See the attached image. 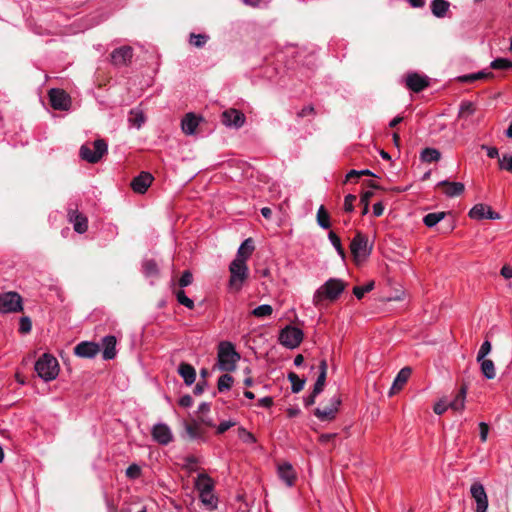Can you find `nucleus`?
Returning <instances> with one entry per match:
<instances>
[{
    "label": "nucleus",
    "instance_id": "nucleus-11",
    "mask_svg": "<svg viewBox=\"0 0 512 512\" xmlns=\"http://www.w3.org/2000/svg\"><path fill=\"white\" fill-rule=\"evenodd\" d=\"M49 101L55 110H68L71 104L69 95L62 89L52 88L49 91Z\"/></svg>",
    "mask_w": 512,
    "mask_h": 512
},
{
    "label": "nucleus",
    "instance_id": "nucleus-24",
    "mask_svg": "<svg viewBox=\"0 0 512 512\" xmlns=\"http://www.w3.org/2000/svg\"><path fill=\"white\" fill-rule=\"evenodd\" d=\"M327 368V361L325 359L321 360L319 364V374L313 387L315 388V394H320L324 389L327 376Z\"/></svg>",
    "mask_w": 512,
    "mask_h": 512
},
{
    "label": "nucleus",
    "instance_id": "nucleus-27",
    "mask_svg": "<svg viewBox=\"0 0 512 512\" xmlns=\"http://www.w3.org/2000/svg\"><path fill=\"white\" fill-rule=\"evenodd\" d=\"M142 272L147 278L158 277L159 268L154 259H144L142 261Z\"/></svg>",
    "mask_w": 512,
    "mask_h": 512
},
{
    "label": "nucleus",
    "instance_id": "nucleus-2",
    "mask_svg": "<svg viewBox=\"0 0 512 512\" xmlns=\"http://www.w3.org/2000/svg\"><path fill=\"white\" fill-rule=\"evenodd\" d=\"M240 357L234 344L230 341H221L218 344L217 365L221 371L233 372Z\"/></svg>",
    "mask_w": 512,
    "mask_h": 512
},
{
    "label": "nucleus",
    "instance_id": "nucleus-7",
    "mask_svg": "<svg viewBox=\"0 0 512 512\" xmlns=\"http://www.w3.org/2000/svg\"><path fill=\"white\" fill-rule=\"evenodd\" d=\"M351 252L356 260H365L372 251V245H369L368 238L358 232L351 241Z\"/></svg>",
    "mask_w": 512,
    "mask_h": 512
},
{
    "label": "nucleus",
    "instance_id": "nucleus-53",
    "mask_svg": "<svg viewBox=\"0 0 512 512\" xmlns=\"http://www.w3.org/2000/svg\"><path fill=\"white\" fill-rule=\"evenodd\" d=\"M193 282V275L190 271L186 270L182 273L179 279V286L184 288Z\"/></svg>",
    "mask_w": 512,
    "mask_h": 512
},
{
    "label": "nucleus",
    "instance_id": "nucleus-54",
    "mask_svg": "<svg viewBox=\"0 0 512 512\" xmlns=\"http://www.w3.org/2000/svg\"><path fill=\"white\" fill-rule=\"evenodd\" d=\"M356 200V196L353 195V194H348L345 196V199H344V210L346 212H353L354 211V201Z\"/></svg>",
    "mask_w": 512,
    "mask_h": 512
},
{
    "label": "nucleus",
    "instance_id": "nucleus-14",
    "mask_svg": "<svg viewBox=\"0 0 512 512\" xmlns=\"http://www.w3.org/2000/svg\"><path fill=\"white\" fill-rule=\"evenodd\" d=\"M469 217L476 220H497L500 219L501 216L499 213L493 211L490 206L484 204H476L470 209Z\"/></svg>",
    "mask_w": 512,
    "mask_h": 512
},
{
    "label": "nucleus",
    "instance_id": "nucleus-38",
    "mask_svg": "<svg viewBox=\"0 0 512 512\" xmlns=\"http://www.w3.org/2000/svg\"><path fill=\"white\" fill-rule=\"evenodd\" d=\"M317 223L323 229H328L331 226L330 216L325 210L324 206H320L317 212Z\"/></svg>",
    "mask_w": 512,
    "mask_h": 512
},
{
    "label": "nucleus",
    "instance_id": "nucleus-50",
    "mask_svg": "<svg viewBox=\"0 0 512 512\" xmlns=\"http://www.w3.org/2000/svg\"><path fill=\"white\" fill-rule=\"evenodd\" d=\"M499 167L502 170L512 173V155L504 154L502 158L499 159Z\"/></svg>",
    "mask_w": 512,
    "mask_h": 512
},
{
    "label": "nucleus",
    "instance_id": "nucleus-56",
    "mask_svg": "<svg viewBox=\"0 0 512 512\" xmlns=\"http://www.w3.org/2000/svg\"><path fill=\"white\" fill-rule=\"evenodd\" d=\"M234 425H235V422H233V421H230V420L222 421V422H220V424L217 427V433L223 434L224 432H226L228 429H230Z\"/></svg>",
    "mask_w": 512,
    "mask_h": 512
},
{
    "label": "nucleus",
    "instance_id": "nucleus-46",
    "mask_svg": "<svg viewBox=\"0 0 512 512\" xmlns=\"http://www.w3.org/2000/svg\"><path fill=\"white\" fill-rule=\"evenodd\" d=\"M490 67L497 70L512 69V61L506 58H497L491 62Z\"/></svg>",
    "mask_w": 512,
    "mask_h": 512
},
{
    "label": "nucleus",
    "instance_id": "nucleus-41",
    "mask_svg": "<svg viewBox=\"0 0 512 512\" xmlns=\"http://www.w3.org/2000/svg\"><path fill=\"white\" fill-rule=\"evenodd\" d=\"M233 384V377L229 374H223L219 377L217 382V388L219 392L229 390Z\"/></svg>",
    "mask_w": 512,
    "mask_h": 512
},
{
    "label": "nucleus",
    "instance_id": "nucleus-64",
    "mask_svg": "<svg viewBox=\"0 0 512 512\" xmlns=\"http://www.w3.org/2000/svg\"><path fill=\"white\" fill-rule=\"evenodd\" d=\"M500 274H501L504 278H506V279H510V278H512V267H511V266H508V265H504V266L501 268Z\"/></svg>",
    "mask_w": 512,
    "mask_h": 512
},
{
    "label": "nucleus",
    "instance_id": "nucleus-13",
    "mask_svg": "<svg viewBox=\"0 0 512 512\" xmlns=\"http://www.w3.org/2000/svg\"><path fill=\"white\" fill-rule=\"evenodd\" d=\"M245 115L237 109L230 108L222 113V123L226 127L240 128L245 123Z\"/></svg>",
    "mask_w": 512,
    "mask_h": 512
},
{
    "label": "nucleus",
    "instance_id": "nucleus-60",
    "mask_svg": "<svg viewBox=\"0 0 512 512\" xmlns=\"http://www.w3.org/2000/svg\"><path fill=\"white\" fill-rule=\"evenodd\" d=\"M481 148L483 150H486L487 152V156L489 158H496L498 157L499 153H498V149L496 147H489L487 145H482Z\"/></svg>",
    "mask_w": 512,
    "mask_h": 512
},
{
    "label": "nucleus",
    "instance_id": "nucleus-23",
    "mask_svg": "<svg viewBox=\"0 0 512 512\" xmlns=\"http://www.w3.org/2000/svg\"><path fill=\"white\" fill-rule=\"evenodd\" d=\"M439 186H447V189L445 191L446 196L448 197H456L461 195L464 190L465 186L461 182H450L448 180H443L438 183Z\"/></svg>",
    "mask_w": 512,
    "mask_h": 512
},
{
    "label": "nucleus",
    "instance_id": "nucleus-15",
    "mask_svg": "<svg viewBox=\"0 0 512 512\" xmlns=\"http://www.w3.org/2000/svg\"><path fill=\"white\" fill-rule=\"evenodd\" d=\"M100 350L98 344L90 341H82L77 344L74 348V353L76 356L81 358H94Z\"/></svg>",
    "mask_w": 512,
    "mask_h": 512
},
{
    "label": "nucleus",
    "instance_id": "nucleus-58",
    "mask_svg": "<svg viewBox=\"0 0 512 512\" xmlns=\"http://www.w3.org/2000/svg\"><path fill=\"white\" fill-rule=\"evenodd\" d=\"M179 405L184 408H189L193 405V398L189 394L183 395L179 399Z\"/></svg>",
    "mask_w": 512,
    "mask_h": 512
},
{
    "label": "nucleus",
    "instance_id": "nucleus-16",
    "mask_svg": "<svg viewBox=\"0 0 512 512\" xmlns=\"http://www.w3.org/2000/svg\"><path fill=\"white\" fill-rule=\"evenodd\" d=\"M69 222L73 224L75 232L83 234L88 229V219L85 215L78 212V210H68Z\"/></svg>",
    "mask_w": 512,
    "mask_h": 512
},
{
    "label": "nucleus",
    "instance_id": "nucleus-39",
    "mask_svg": "<svg viewBox=\"0 0 512 512\" xmlns=\"http://www.w3.org/2000/svg\"><path fill=\"white\" fill-rule=\"evenodd\" d=\"M130 115L131 117L129 118V122L132 126L139 129L145 122V116L143 112L139 109H132L130 111Z\"/></svg>",
    "mask_w": 512,
    "mask_h": 512
},
{
    "label": "nucleus",
    "instance_id": "nucleus-29",
    "mask_svg": "<svg viewBox=\"0 0 512 512\" xmlns=\"http://www.w3.org/2000/svg\"><path fill=\"white\" fill-rule=\"evenodd\" d=\"M411 373H412V369L410 367L402 368L396 375L391 389L400 390L403 387V385L407 382V380L409 379Z\"/></svg>",
    "mask_w": 512,
    "mask_h": 512
},
{
    "label": "nucleus",
    "instance_id": "nucleus-31",
    "mask_svg": "<svg viewBox=\"0 0 512 512\" xmlns=\"http://www.w3.org/2000/svg\"><path fill=\"white\" fill-rule=\"evenodd\" d=\"M480 364V369L484 377L488 380L494 379L496 376V369L494 362L490 359H483L477 361Z\"/></svg>",
    "mask_w": 512,
    "mask_h": 512
},
{
    "label": "nucleus",
    "instance_id": "nucleus-63",
    "mask_svg": "<svg viewBox=\"0 0 512 512\" xmlns=\"http://www.w3.org/2000/svg\"><path fill=\"white\" fill-rule=\"evenodd\" d=\"M258 405L264 408H270L273 405L272 397L266 396L258 401Z\"/></svg>",
    "mask_w": 512,
    "mask_h": 512
},
{
    "label": "nucleus",
    "instance_id": "nucleus-20",
    "mask_svg": "<svg viewBox=\"0 0 512 512\" xmlns=\"http://www.w3.org/2000/svg\"><path fill=\"white\" fill-rule=\"evenodd\" d=\"M278 476L288 487L294 485L296 474L290 463L285 462L278 466Z\"/></svg>",
    "mask_w": 512,
    "mask_h": 512
},
{
    "label": "nucleus",
    "instance_id": "nucleus-59",
    "mask_svg": "<svg viewBox=\"0 0 512 512\" xmlns=\"http://www.w3.org/2000/svg\"><path fill=\"white\" fill-rule=\"evenodd\" d=\"M207 385L208 384H207L206 380L203 379L202 381H199L196 384V386L194 387V390H193L194 394L195 395H201L205 391Z\"/></svg>",
    "mask_w": 512,
    "mask_h": 512
},
{
    "label": "nucleus",
    "instance_id": "nucleus-62",
    "mask_svg": "<svg viewBox=\"0 0 512 512\" xmlns=\"http://www.w3.org/2000/svg\"><path fill=\"white\" fill-rule=\"evenodd\" d=\"M384 212V205L382 202H377L373 205V215L380 217Z\"/></svg>",
    "mask_w": 512,
    "mask_h": 512
},
{
    "label": "nucleus",
    "instance_id": "nucleus-28",
    "mask_svg": "<svg viewBox=\"0 0 512 512\" xmlns=\"http://www.w3.org/2000/svg\"><path fill=\"white\" fill-rule=\"evenodd\" d=\"M198 124L197 118L193 114L189 113L183 118L181 126L185 134L192 135L195 133Z\"/></svg>",
    "mask_w": 512,
    "mask_h": 512
},
{
    "label": "nucleus",
    "instance_id": "nucleus-36",
    "mask_svg": "<svg viewBox=\"0 0 512 512\" xmlns=\"http://www.w3.org/2000/svg\"><path fill=\"white\" fill-rule=\"evenodd\" d=\"M445 215V212L428 213L427 215L424 216L423 223L427 227L432 228L436 226L442 219H444Z\"/></svg>",
    "mask_w": 512,
    "mask_h": 512
},
{
    "label": "nucleus",
    "instance_id": "nucleus-12",
    "mask_svg": "<svg viewBox=\"0 0 512 512\" xmlns=\"http://www.w3.org/2000/svg\"><path fill=\"white\" fill-rule=\"evenodd\" d=\"M153 440L160 445H168L173 440V433L165 423H157L151 429Z\"/></svg>",
    "mask_w": 512,
    "mask_h": 512
},
{
    "label": "nucleus",
    "instance_id": "nucleus-40",
    "mask_svg": "<svg viewBox=\"0 0 512 512\" xmlns=\"http://www.w3.org/2000/svg\"><path fill=\"white\" fill-rule=\"evenodd\" d=\"M491 75H492L491 72L479 71L476 73H471V74H466V75L460 76L459 81H461L463 83H468V82H473V81L480 80L483 78H487Z\"/></svg>",
    "mask_w": 512,
    "mask_h": 512
},
{
    "label": "nucleus",
    "instance_id": "nucleus-35",
    "mask_svg": "<svg viewBox=\"0 0 512 512\" xmlns=\"http://www.w3.org/2000/svg\"><path fill=\"white\" fill-rule=\"evenodd\" d=\"M475 112V106L474 103L471 101H463L460 104L458 117L460 119L467 120L471 115H473Z\"/></svg>",
    "mask_w": 512,
    "mask_h": 512
},
{
    "label": "nucleus",
    "instance_id": "nucleus-37",
    "mask_svg": "<svg viewBox=\"0 0 512 512\" xmlns=\"http://www.w3.org/2000/svg\"><path fill=\"white\" fill-rule=\"evenodd\" d=\"M288 380L291 382V391L293 393L300 392L304 385H305V379H301L296 373L290 372L287 375Z\"/></svg>",
    "mask_w": 512,
    "mask_h": 512
},
{
    "label": "nucleus",
    "instance_id": "nucleus-1",
    "mask_svg": "<svg viewBox=\"0 0 512 512\" xmlns=\"http://www.w3.org/2000/svg\"><path fill=\"white\" fill-rule=\"evenodd\" d=\"M346 284L339 278H330L313 294V304L320 307L324 301L334 302L344 292Z\"/></svg>",
    "mask_w": 512,
    "mask_h": 512
},
{
    "label": "nucleus",
    "instance_id": "nucleus-22",
    "mask_svg": "<svg viewBox=\"0 0 512 512\" xmlns=\"http://www.w3.org/2000/svg\"><path fill=\"white\" fill-rule=\"evenodd\" d=\"M178 373L183 378L184 383L188 386L192 385L196 380V371L194 367L188 363L182 362L178 366Z\"/></svg>",
    "mask_w": 512,
    "mask_h": 512
},
{
    "label": "nucleus",
    "instance_id": "nucleus-18",
    "mask_svg": "<svg viewBox=\"0 0 512 512\" xmlns=\"http://www.w3.org/2000/svg\"><path fill=\"white\" fill-rule=\"evenodd\" d=\"M153 181V176L149 172H141L132 182L131 187L134 192L144 194Z\"/></svg>",
    "mask_w": 512,
    "mask_h": 512
},
{
    "label": "nucleus",
    "instance_id": "nucleus-8",
    "mask_svg": "<svg viewBox=\"0 0 512 512\" xmlns=\"http://www.w3.org/2000/svg\"><path fill=\"white\" fill-rule=\"evenodd\" d=\"M22 309V298L18 293L6 292L0 294V313L19 312Z\"/></svg>",
    "mask_w": 512,
    "mask_h": 512
},
{
    "label": "nucleus",
    "instance_id": "nucleus-44",
    "mask_svg": "<svg viewBox=\"0 0 512 512\" xmlns=\"http://www.w3.org/2000/svg\"><path fill=\"white\" fill-rule=\"evenodd\" d=\"M328 239L331 242L332 246L336 249L338 255L341 256L342 258H344L345 252H344V249L341 244V240L338 237V235L335 232L330 231L328 234Z\"/></svg>",
    "mask_w": 512,
    "mask_h": 512
},
{
    "label": "nucleus",
    "instance_id": "nucleus-17",
    "mask_svg": "<svg viewBox=\"0 0 512 512\" xmlns=\"http://www.w3.org/2000/svg\"><path fill=\"white\" fill-rule=\"evenodd\" d=\"M132 56V48L129 46H122L113 50L111 53V60L114 65L123 66L131 60Z\"/></svg>",
    "mask_w": 512,
    "mask_h": 512
},
{
    "label": "nucleus",
    "instance_id": "nucleus-21",
    "mask_svg": "<svg viewBox=\"0 0 512 512\" xmlns=\"http://www.w3.org/2000/svg\"><path fill=\"white\" fill-rule=\"evenodd\" d=\"M102 357L104 360H112L116 356V338L113 335H107L102 339Z\"/></svg>",
    "mask_w": 512,
    "mask_h": 512
},
{
    "label": "nucleus",
    "instance_id": "nucleus-55",
    "mask_svg": "<svg viewBox=\"0 0 512 512\" xmlns=\"http://www.w3.org/2000/svg\"><path fill=\"white\" fill-rule=\"evenodd\" d=\"M185 430H186L187 435L191 439H199V438H201V433L199 432L198 427L196 425H188L187 424L185 426Z\"/></svg>",
    "mask_w": 512,
    "mask_h": 512
},
{
    "label": "nucleus",
    "instance_id": "nucleus-30",
    "mask_svg": "<svg viewBox=\"0 0 512 512\" xmlns=\"http://www.w3.org/2000/svg\"><path fill=\"white\" fill-rule=\"evenodd\" d=\"M449 2L446 0H432L431 11L434 16L441 18L444 17L449 9Z\"/></svg>",
    "mask_w": 512,
    "mask_h": 512
},
{
    "label": "nucleus",
    "instance_id": "nucleus-34",
    "mask_svg": "<svg viewBox=\"0 0 512 512\" xmlns=\"http://www.w3.org/2000/svg\"><path fill=\"white\" fill-rule=\"evenodd\" d=\"M199 498H200V501L202 502V504L208 510H215L217 508L218 499L214 495L213 491L199 493Z\"/></svg>",
    "mask_w": 512,
    "mask_h": 512
},
{
    "label": "nucleus",
    "instance_id": "nucleus-5",
    "mask_svg": "<svg viewBox=\"0 0 512 512\" xmlns=\"http://www.w3.org/2000/svg\"><path fill=\"white\" fill-rule=\"evenodd\" d=\"M92 148L89 145H82L80 147L81 159L88 163H98L102 157L108 152V144L104 139H96L92 142Z\"/></svg>",
    "mask_w": 512,
    "mask_h": 512
},
{
    "label": "nucleus",
    "instance_id": "nucleus-47",
    "mask_svg": "<svg viewBox=\"0 0 512 512\" xmlns=\"http://www.w3.org/2000/svg\"><path fill=\"white\" fill-rule=\"evenodd\" d=\"M374 288V282L371 281L363 286H355L353 288V294L357 299H362L364 295L370 292Z\"/></svg>",
    "mask_w": 512,
    "mask_h": 512
},
{
    "label": "nucleus",
    "instance_id": "nucleus-51",
    "mask_svg": "<svg viewBox=\"0 0 512 512\" xmlns=\"http://www.w3.org/2000/svg\"><path fill=\"white\" fill-rule=\"evenodd\" d=\"M32 329L31 319L27 316H23L19 321V332L22 334L29 333Z\"/></svg>",
    "mask_w": 512,
    "mask_h": 512
},
{
    "label": "nucleus",
    "instance_id": "nucleus-4",
    "mask_svg": "<svg viewBox=\"0 0 512 512\" xmlns=\"http://www.w3.org/2000/svg\"><path fill=\"white\" fill-rule=\"evenodd\" d=\"M247 260L235 258L229 265L230 279L229 286L239 291L249 276Z\"/></svg>",
    "mask_w": 512,
    "mask_h": 512
},
{
    "label": "nucleus",
    "instance_id": "nucleus-48",
    "mask_svg": "<svg viewBox=\"0 0 512 512\" xmlns=\"http://www.w3.org/2000/svg\"><path fill=\"white\" fill-rule=\"evenodd\" d=\"M125 475L132 480L139 478L141 476L140 466L136 463L129 465L125 471Z\"/></svg>",
    "mask_w": 512,
    "mask_h": 512
},
{
    "label": "nucleus",
    "instance_id": "nucleus-61",
    "mask_svg": "<svg viewBox=\"0 0 512 512\" xmlns=\"http://www.w3.org/2000/svg\"><path fill=\"white\" fill-rule=\"evenodd\" d=\"M319 394H315V388H313L312 392L310 395L304 397L303 401H304V405L305 406H311L315 403V400H316V397L318 396Z\"/></svg>",
    "mask_w": 512,
    "mask_h": 512
},
{
    "label": "nucleus",
    "instance_id": "nucleus-42",
    "mask_svg": "<svg viewBox=\"0 0 512 512\" xmlns=\"http://www.w3.org/2000/svg\"><path fill=\"white\" fill-rule=\"evenodd\" d=\"M175 296L179 304L185 306L188 309L194 308V301L185 294L184 290L179 289L175 291Z\"/></svg>",
    "mask_w": 512,
    "mask_h": 512
},
{
    "label": "nucleus",
    "instance_id": "nucleus-32",
    "mask_svg": "<svg viewBox=\"0 0 512 512\" xmlns=\"http://www.w3.org/2000/svg\"><path fill=\"white\" fill-rule=\"evenodd\" d=\"M441 158V153L436 148H425L420 153V159L422 162L432 163L437 162Z\"/></svg>",
    "mask_w": 512,
    "mask_h": 512
},
{
    "label": "nucleus",
    "instance_id": "nucleus-49",
    "mask_svg": "<svg viewBox=\"0 0 512 512\" xmlns=\"http://www.w3.org/2000/svg\"><path fill=\"white\" fill-rule=\"evenodd\" d=\"M492 345L491 342L485 340L477 353L476 361H481L486 358V356L491 352Z\"/></svg>",
    "mask_w": 512,
    "mask_h": 512
},
{
    "label": "nucleus",
    "instance_id": "nucleus-3",
    "mask_svg": "<svg viewBox=\"0 0 512 512\" xmlns=\"http://www.w3.org/2000/svg\"><path fill=\"white\" fill-rule=\"evenodd\" d=\"M37 375L45 382L56 379L59 374V364L57 359L51 354H43L35 363Z\"/></svg>",
    "mask_w": 512,
    "mask_h": 512
},
{
    "label": "nucleus",
    "instance_id": "nucleus-9",
    "mask_svg": "<svg viewBox=\"0 0 512 512\" xmlns=\"http://www.w3.org/2000/svg\"><path fill=\"white\" fill-rule=\"evenodd\" d=\"M470 494L476 505L475 512H487L489 502L483 484L478 481L472 483Z\"/></svg>",
    "mask_w": 512,
    "mask_h": 512
},
{
    "label": "nucleus",
    "instance_id": "nucleus-6",
    "mask_svg": "<svg viewBox=\"0 0 512 512\" xmlns=\"http://www.w3.org/2000/svg\"><path fill=\"white\" fill-rule=\"evenodd\" d=\"M304 337L303 331L296 327L288 325L280 331L279 342L288 349L297 348Z\"/></svg>",
    "mask_w": 512,
    "mask_h": 512
},
{
    "label": "nucleus",
    "instance_id": "nucleus-43",
    "mask_svg": "<svg viewBox=\"0 0 512 512\" xmlns=\"http://www.w3.org/2000/svg\"><path fill=\"white\" fill-rule=\"evenodd\" d=\"M273 308L269 304H262L253 309L252 315L258 318H265L272 314Z\"/></svg>",
    "mask_w": 512,
    "mask_h": 512
},
{
    "label": "nucleus",
    "instance_id": "nucleus-33",
    "mask_svg": "<svg viewBox=\"0 0 512 512\" xmlns=\"http://www.w3.org/2000/svg\"><path fill=\"white\" fill-rule=\"evenodd\" d=\"M466 393H467V388L465 386L461 387L458 394L449 403V406L455 411L463 410L464 406H465Z\"/></svg>",
    "mask_w": 512,
    "mask_h": 512
},
{
    "label": "nucleus",
    "instance_id": "nucleus-57",
    "mask_svg": "<svg viewBox=\"0 0 512 512\" xmlns=\"http://www.w3.org/2000/svg\"><path fill=\"white\" fill-rule=\"evenodd\" d=\"M479 430H480V439L482 442H485L487 440V437H488V433H489V426L487 423L485 422H480L479 423Z\"/></svg>",
    "mask_w": 512,
    "mask_h": 512
},
{
    "label": "nucleus",
    "instance_id": "nucleus-52",
    "mask_svg": "<svg viewBox=\"0 0 512 512\" xmlns=\"http://www.w3.org/2000/svg\"><path fill=\"white\" fill-rule=\"evenodd\" d=\"M238 435L239 438L245 443L253 444L256 442L255 436L243 427L239 428Z\"/></svg>",
    "mask_w": 512,
    "mask_h": 512
},
{
    "label": "nucleus",
    "instance_id": "nucleus-10",
    "mask_svg": "<svg viewBox=\"0 0 512 512\" xmlns=\"http://www.w3.org/2000/svg\"><path fill=\"white\" fill-rule=\"evenodd\" d=\"M329 402L330 404L328 406L323 408L318 407L314 410V415L320 421H330L335 418L339 406L341 405V398L339 395H334Z\"/></svg>",
    "mask_w": 512,
    "mask_h": 512
},
{
    "label": "nucleus",
    "instance_id": "nucleus-45",
    "mask_svg": "<svg viewBox=\"0 0 512 512\" xmlns=\"http://www.w3.org/2000/svg\"><path fill=\"white\" fill-rule=\"evenodd\" d=\"M208 39H209V36L206 34L191 33L189 42L191 45H193L197 48H202L207 43Z\"/></svg>",
    "mask_w": 512,
    "mask_h": 512
},
{
    "label": "nucleus",
    "instance_id": "nucleus-19",
    "mask_svg": "<svg viewBox=\"0 0 512 512\" xmlns=\"http://www.w3.org/2000/svg\"><path fill=\"white\" fill-rule=\"evenodd\" d=\"M406 85L411 91L418 93L424 90L429 85V82L426 76L410 73L407 75Z\"/></svg>",
    "mask_w": 512,
    "mask_h": 512
},
{
    "label": "nucleus",
    "instance_id": "nucleus-26",
    "mask_svg": "<svg viewBox=\"0 0 512 512\" xmlns=\"http://www.w3.org/2000/svg\"><path fill=\"white\" fill-rule=\"evenodd\" d=\"M255 247L251 238L245 239L239 246L236 254L237 259L248 260Z\"/></svg>",
    "mask_w": 512,
    "mask_h": 512
},
{
    "label": "nucleus",
    "instance_id": "nucleus-25",
    "mask_svg": "<svg viewBox=\"0 0 512 512\" xmlns=\"http://www.w3.org/2000/svg\"><path fill=\"white\" fill-rule=\"evenodd\" d=\"M195 487L199 493L211 492L213 491L214 484L212 479L207 474L201 473L197 476Z\"/></svg>",
    "mask_w": 512,
    "mask_h": 512
}]
</instances>
